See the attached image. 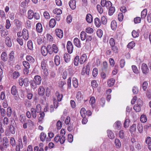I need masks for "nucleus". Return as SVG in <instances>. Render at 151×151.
I'll use <instances>...</instances> for the list:
<instances>
[{
  "label": "nucleus",
  "instance_id": "obj_29",
  "mask_svg": "<svg viewBox=\"0 0 151 151\" xmlns=\"http://www.w3.org/2000/svg\"><path fill=\"white\" fill-rule=\"evenodd\" d=\"M95 102V99L94 97H92L91 98L89 101V103L91 105V107L93 108L95 107V105L94 103Z\"/></svg>",
  "mask_w": 151,
  "mask_h": 151
},
{
  "label": "nucleus",
  "instance_id": "obj_9",
  "mask_svg": "<svg viewBox=\"0 0 151 151\" xmlns=\"http://www.w3.org/2000/svg\"><path fill=\"white\" fill-rule=\"evenodd\" d=\"M75 0H70L69 3V5L70 8L74 10L76 7Z\"/></svg>",
  "mask_w": 151,
  "mask_h": 151
},
{
  "label": "nucleus",
  "instance_id": "obj_23",
  "mask_svg": "<svg viewBox=\"0 0 151 151\" xmlns=\"http://www.w3.org/2000/svg\"><path fill=\"white\" fill-rule=\"evenodd\" d=\"M115 83V80L113 78L109 79L107 81L108 86L109 87H111L113 86Z\"/></svg>",
  "mask_w": 151,
  "mask_h": 151
},
{
  "label": "nucleus",
  "instance_id": "obj_51",
  "mask_svg": "<svg viewBox=\"0 0 151 151\" xmlns=\"http://www.w3.org/2000/svg\"><path fill=\"white\" fill-rule=\"evenodd\" d=\"M134 109L136 112H139L141 110V106L138 104H135L134 106Z\"/></svg>",
  "mask_w": 151,
  "mask_h": 151
},
{
  "label": "nucleus",
  "instance_id": "obj_11",
  "mask_svg": "<svg viewBox=\"0 0 151 151\" xmlns=\"http://www.w3.org/2000/svg\"><path fill=\"white\" fill-rule=\"evenodd\" d=\"M41 80L42 79L41 77L40 76L37 75L35 76L33 81L37 84V85H39L41 83Z\"/></svg>",
  "mask_w": 151,
  "mask_h": 151
},
{
  "label": "nucleus",
  "instance_id": "obj_7",
  "mask_svg": "<svg viewBox=\"0 0 151 151\" xmlns=\"http://www.w3.org/2000/svg\"><path fill=\"white\" fill-rule=\"evenodd\" d=\"M87 59V56L86 54H83L79 58V63L80 64H83Z\"/></svg>",
  "mask_w": 151,
  "mask_h": 151
},
{
  "label": "nucleus",
  "instance_id": "obj_48",
  "mask_svg": "<svg viewBox=\"0 0 151 151\" xmlns=\"http://www.w3.org/2000/svg\"><path fill=\"white\" fill-rule=\"evenodd\" d=\"M19 119L21 122L23 123L26 122V118L24 115L22 114L20 115Z\"/></svg>",
  "mask_w": 151,
  "mask_h": 151
},
{
  "label": "nucleus",
  "instance_id": "obj_30",
  "mask_svg": "<svg viewBox=\"0 0 151 151\" xmlns=\"http://www.w3.org/2000/svg\"><path fill=\"white\" fill-rule=\"evenodd\" d=\"M54 140L56 143L58 142L59 141L61 144H63L64 143L61 142V136L58 134L54 138Z\"/></svg>",
  "mask_w": 151,
  "mask_h": 151
},
{
  "label": "nucleus",
  "instance_id": "obj_62",
  "mask_svg": "<svg viewBox=\"0 0 151 151\" xmlns=\"http://www.w3.org/2000/svg\"><path fill=\"white\" fill-rule=\"evenodd\" d=\"M76 97L77 99L79 100H81L82 99V96L80 92H78L77 93Z\"/></svg>",
  "mask_w": 151,
  "mask_h": 151
},
{
  "label": "nucleus",
  "instance_id": "obj_44",
  "mask_svg": "<svg viewBox=\"0 0 151 151\" xmlns=\"http://www.w3.org/2000/svg\"><path fill=\"white\" fill-rule=\"evenodd\" d=\"M115 144L117 148H119L121 147V143L119 139H115Z\"/></svg>",
  "mask_w": 151,
  "mask_h": 151
},
{
  "label": "nucleus",
  "instance_id": "obj_16",
  "mask_svg": "<svg viewBox=\"0 0 151 151\" xmlns=\"http://www.w3.org/2000/svg\"><path fill=\"white\" fill-rule=\"evenodd\" d=\"M41 51L42 55L45 56H46L48 52L47 47L46 48L44 46H42L41 48Z\"/></svg>",
  "mask_w": 151,
  "mask_h": 151
},
{
  "label": "nucleus",
  "instance_id": "obj_3",
  "mask_svg": "<svg viewBox=\"0 0 151 151\" xmlns=\"http://www.w3.org/2000/svg\"><path fill=\"white\" fill-rule=\"evenodd\" d=\"M67 48L68 52L70 54L73 52V46L72 42L70 41L67 42Z\"/></svg>",
  "mask_w": 151,
  "mask_h": 151
},
{
  "label": "nucleus",
  "instance_id": "obj_45",
  "mask_svg": "<svg viewBox=\"0 0 151 151\" xmlns=\"http://www.w3.org/2000/svg\"><path fill=\"white\" fill-rule=\"evenodd\" d=\"M73 63L75 66H77L78 65L79 63V56H77L75 57Z\"/></svg>",
  "mask_w": 151,
  "mask_h": 151
},
{
  "label": "nucleus",
  "instance_id": "obj_24",
  "mask_svg": "<svg viewBox=\"0 0 151 151\" xmlns=\"http://www.w3.org/2000/svg\"><path fill=\"white\" fill-rule=\"evenodd\" d=\"M86 19L88 22L91 23L93 21L92 15L90 14H88L86 16Z\"/></svg>",
  "mask_w": 151,
  "mask_h": 151
},
{
  "label": "nucleus",
  "instance_id": "obj_40",
  "mask_svg": "<svg viewBox=\"0 0 151 151\" xmlns=\"http://www.w3.org/2000/svg\"><path fill=\"white\" fill-rule=\"evenodd\" d=\"M14 52L12 51L9 55V62L13 61L14 58Z\"/></svg>",
  "mask_w": 151,
  "mask_h": 151
},
{
  "label": "nucleus",
  "instance_id": "obj_46",
  "mask_svg": "<svg viewBox=\"0 0 151 151\" xmlns=\"http://www.w3.org/2000/svg\"><path fill=\"white\" fill-rule=\"evenodd\" d=\"M132 68L134 73L136 74L139 73V71L138 70L137 67L135 65H132Z\"/></svg>",
  "mask_w": 151,
  "mask_h": 151
},
{
  "label": "nucleus",
  "instance_id": "obj_36",
  "mask_svg": "<svg viewBox=\"0 0 151 151\" xmlns=\"http://www.w3.org/2000/svg\"><path fill=\"white\" fill-rule=\"evenodd\" d=\"M31 112L33 118L35 119L37 117V111L35 110V109L34 108H32L31 109Z\"/></svg>",
  "mask_w": 151,
  "mask_h": 151
},
{
  "label": "nucleus",
  "instance_id": "obj_21",
  "mask_svg": "<svg viewBox=\"0 0 151 151\" xmlns=\"http://www.w3.org/2000/svg\"><path fill=\"white\" fill-rule=\"evenodd\" d=\"M64 58L65 62L66 63H68L70 60V56L68 53H65L64 55Z\"/></svg>",
  "mask_w": 151,
  "mask_h": 151
},
{
  "label": "nucleus",
  "instance_id": "obj_49",
  "mask_svg": "<svg viewBox=\"0 0 151 151\" xmlns=\"http://www.w3.org/2000/svg\"><path fill=\"white\" fill-rule=\"evenodd\" d=\"M114 126L116 129H119L121 127V123L119 121H117L114 124Z\"/></svg>",
  "mask_w": 151,
  "mask_h": 151
},
{
  "label": "nucleus",
  "instance_id": "obj_52",
  "mask_svg": "<svg viewBox=\"0 0 151 151\" xmlns=\"http://www.w3.org/2000/svg\"><path fill=\"white\" fill-rule=\"evenodd\" d=\"M6 114L8 117L11 116L12 114V109L11 107H9L7 108L6 110Z\"/></svg>",
  "mask_w": 151,
  "mask_h": 151
},
{
  "label": "nucleus",
  "instance_id": "obj_26",
  "mask_svg": "<svg viewBox=\"0 0 151 151\" xmlns=\"http://www.w3.org/2000/svg\"><path fill=\"white\" fill-rule=\"evenodd\" d=\"M56 24L55 20L54 19H52L49 22V26L51 28H53L55 26Z\"/></svg>",
  "mask_w": 151,
  "mask_h": 151
},
{
  "label": "nucleus",
  "instance_id": "obj_50",
  "mask_svg": "<svg viewBox=\"0 0 151 151\" xmlns=\"http://www.w3.org/2000/svg\"><path fill=\"white\" fill-rule=\"evenodd\" d=\"M53 12L57 15H60L62 13V11L59 9H55L53 10Z\"/></svg>",
  "mask_w": 151,
  "mask_h": 151
},
{
  "label": "nucleus",
  "instance_id": "obj_35",
  "mask_svg": "<svg viewBox=\"0 0 151 151\" xmlns=\"http://www.w3.org/2000/svg\"><path fill=\"white\" fill-rule=\"evenodd\" d=\"M147 14V9H145L143 10L141 13V17L142 19H145Z\"/></svg>",
  "mask_w": 151,
  "mask_h": 151
},
{
  "label": "nucleus",
  "instance_id": "obj_63",
  "mask_svg": "<svg viewBox=\"0 0 151 151\" xmlns=\"http://www.w3.org/2000/svg\"><path fill=\"white\" fill-rule=\"evenodd\" d=\"M96 33L98 36L101 38L103 35L102 31L101 29H99L97 31Z\"/></svg>",
  "mask_w": 151,
  "mask_h": 151
},
{
  "label": "nucleus",
  "instance_id": "obj_60",
  "mask_svg": "<svg viewBox=\"0 0 151 151\" xmlns=\"http://www.w3.org/2000/svg\"><path fill=\"white\" fill-rule=\"evenodd\" d=\"M10 143L12 147L15 146L16 145L14 137H12L10 139Z\"/></svg>",
  "mask_w": 151,
  "mask_h": 151
},
{
  "label": "nucleus",
  "instance_id": "obj_12",
  "mask_svg": "<svg viewBox=\"0 0 151 151\" xmlns=\"http://www.w3.org/2000/svg\"><path fill=\"white\" fill-rule=\"evenodd\" d=\"M18 92V90L16 86L15 85L13 86L11 88V93L14 96H15L17 95Z\"/></svg>",
  "mask_w": 151,
  "mask_h": 151
},
{
  "label": "nucleus",
  "instance_id": "obj_5",
  "mask_svg": "<svg viewBox=\"0 0 151 151\" xmlns=\"http://www.w3.org/2000/svg\"><path fill=\"white\" fill-rule=\"evenodd\" d=\"M55 32L56 36L60 38H61L63 36V31L60 29H55Z\"/></svg>",
  "mask_w": 151,
  "mask_h": 151
},
{
  "label": "nucleus",
  "instance_id": "obj_8",
  "mask_svg": "<svg viewBox=\"0 0 151 151\" xmlns=\"http://www.w3.org/2000/svg\"><path fill=\"white\" fill-rule=\"evenodd\" d=\"M60 133L61 137V142L62 143H64L65 141V131L64 129H62L60 130Z\"/></svg>",
  "mask_w": 151,
  "mask_h": 151
},
{
  "label": "nucleus",
  "instance_id": "obj_33",
  "mask_svg": "<svg viewBox=\"0 0 151 151\" xmlns=\"http://www.w3.org/2000/svg\"><path fill=\"white\" fill-rule=\"evenodd\" d=\"M27 60L30 63H33L35 62V59L32 56L28 55L26 56Z\"/></svg>",
  "mask_w": 151,
  "mask_h": 151
},
{
  "label": "nucleus",
  "instance_id": "obj_32",
  "mask_svg": "<svg viewBox=\"0 0 151 151\" xmlns=\"http://www.w3.org/2000/svg\"><path fill=\"white\" fill-rule=\"evenodd\" d=\"M56 65H59L60 63V59L59 56L56 55L54 59Z\"/></svg>",
  "mask_w": 151,
  "mask_h": 151
},
{
  "label": "nucleus",
  "instance_id": "obj_37",
  "mask_svg": "<svg viewBox=\"0 0 151 151\" xmlns=\"http://www.w3.org/2000/svg\"><path fill=\"white\" fill-rule=\"evenodd\" d=\"M56 96L57 97L58 100V101H61L63 97V95L62 94H60L58 91H56Z\"/></svg>",
  "mask_w": 151,
  "mask_h": 151
},
{
  "label": "nucleus",
  "instance_id": "obj_22",
  "mask_svg": "<svg viewBox=\"0 0 151 151\" xmlns=\"http://www.w3.org/2000/svg\"><path fill=\"white\" fill-rule=\"evenodd\" d=\"M1 60L4 62L7 60L8 59L7 54L6 52H3L2 53L1 55Z\"/></svg>",
  "mask_w": 151,
  "mask_h": 151
},
{
  "label": "nucleus",
  "instance_id": "obj_58",
  "mask_svg": "<svg viewBox=\"0 0 151 151\" xmlns=\"http://www.w3.org/2000/svg\"><path fill=\"white\" fill-rule=\"evenodd\" d=\"M135 43L133 41L129 42L128 45L127 47L128 48L132 49L135 46Z\"/></svg>",
  "mask_w": 151,
  "mask_h": 151
},
{
  "label": "nucleus",
  "instance_id": "obj_31",
  "mask_svg": "<svg viewBox=\"0 0 151 151\" xmlns=\"http://www.w3.org/2000/svg\"><path fill=\"white\" fill-rule=\"evenodd\" d=\"M73 84L75 88H77L78 85V82L77 79L76 78H73Z\"/></svg>",
  "mask_w": 151,
  "mask_h": 151
},
{
  "label": "nucleus",
  "instance_id": "obj_39",
  "mask_svg": "<svg viewBox=\"0 0 151 151\" xmlns=\"http://www.w3.org/2000/svg\"><path fill=\"white\" fill-rule=\"evenodd\" d=\"M108 137L111 139H113L114 138V135L113 133L111 131L108 130L107 131Z\"/></svg>",
  "mask_w": 151,
  "mask_h": 151
},
{
  "label": "nucleus",
  "instance_id": "obj_47",
  "mask_svg": "<svg viewBox=\"0 0 151 151\" xmlns=\"http://www.w3.org/2000/svg\"><path fill=\"white\" fill-rule=\"evenodd\" d=\"M9 132L12 134H14L15 133V128L14 126L12 125H10L9 126Z\"/></svg>",
  "mask_w": 151,
  "mask_h": 151
},
{
  "label": "nucleus",
  "instance_id": "obj_56",
  "mask_svg": "<svg viewBox=\"0 0 151 151\" xmlns=\"http://www.w3.org/2000/svg\"><path fill=\"white\" fill-rule=\"evenodd\" d=\"M136 130V125L135 124H133L130 127L129 131L131 133L134 132Z\"/></svg>",
  "mask_w": 151,
  "mask_h": 151
},
{
  "label": "nucleus",
  "instance_id": "obj_18",
  "mask_svg": "<svg viewBox=\"0 0 151 151\" xmlns=\"http://www.w3.org/2000/svg\"><path fill=\"white\" fill-rule=\"evenodd\" d=\"M36 29L37 31L39 33H41L42 31V24L40 23H37L36 25Z\"/></svg>",
  "mask_w": 151,
  "mask_h": 151
},
{
  "label": "nucleus",
  "instance_id": "obj_41",
  "mask_svg": "<svg viewBox=\"0 0 151 151\" xmlns=\"http://www.w3.org/2000/svg\"><path fill=\"white\" fill-rule=\"evenodd\" d=\"M109 11V14L110 16H112L115 11V7L114 6H110Z\"/></svg>",
  "mask_w": 151,
  "mask_h": 151
},
{
  "label": "nucleus",
  "instance_id": "obj_13",
  "mask_svg": "<svg viewBox=\"0 0 151 151\" xmlns=\"http://www.w3.org/2000/svg\"><path fill=\"white\" fill-rule=\"evenodd\" d=\"M20 76V73L17 71L14 72L11 75V77L14 79L17 78Z\"/></svg>",
  "mask_w": 151,
  "mask_h": 151
},
{
  "label": "nucleus",
  "instance_id": "obj_38",
  "mask_svg": "<svg viewBox=\"0 0 151 151\" xmlns=\"http://www.w3.org/2000/svg\"><path fill=\"white\" fill-rule=\"evenodd\" d=\"M80 37L81 40L83 41L86 38V34L84 31H82L80 34Z\"/></svg>",
  "mask_w": 151,
  "mask_h": 151
},
{
  "label": "nucleus",
  "instance_id": "obj_34",
  "mask_svg": "<svg viewBox=\"0 0 151 151\" xmlns=\"http://www.w3.org/2000/svg\"><path fill=\"white\" fill-rule=\"evenodd\" d=\"M14 23L15 25L18 29L20 28L22 26V22L18 19L14 20Z\"/></svg>",
  "mask_w": 151,
  "mask_h": 151
},
{
  "label": "nucleus",
  "instance_id": "obj_28",
  "mask_svg": "<svg viewBox=\"0 0 151 151\" xmlns=\"http://www.w3.org/2000/svg\"><path fill=\"white\" fill-rule=\"evenodd\" d=\"M94 23L96 26L97 27H99L101 24V22L99 19L96 17L95 19Z\"/></svg>",
  "mask_w": 151,
  "mask_h": 151
},
{
  "label": "nucleus",
  "instance_id": "obj_54",
  "mask_svg": "<svg viewBox=\"0 0 151 151\" xmlns=\"http://www.w3.org/2000/svg\"><path fill=\"white\" fill-rule=\"evenodd\" d=\"M140 120L142 122H145L147 121V117L145 115H142L140 117Z\"/></svg>",
  "mask_w": 151,
  "mask_h": 151
},
{
  "label": "nucleus",
  "instance_id": "obj_6",
  "mask_svg": "<svg viewBox=\"0 0 151 151\" xmlns=\"http://www.w3.org/2000/svg\"><path fill=\"white\" fill-rule=\"evenodd\" d=\"M23 37L24 40H27L29 37L28 31L26 29H23L22 32Z\"/></svg>",
  "mask_w": 151,
  "mask_h": 151
},
{
  "label": "nucleus",
  "instance_id": "obj_59",
  "mask_svg": "<svg viewBox=\"0 0 151 151\" xmlns=\"http://www.w3.org/2000/svg\"><path fill=\"white\" fill-rule=\"evenodd\" d=\"M132 35L134 38H136L139 36V33L138 32L136 31L135 30H133L132 33Z\"/></svg>",
  "mask_w": 151,
  "mask_h": 151
},
{
  "label": "nucleus",
  "instance_id": "obj_14",
  "mask_svg": "<svg viewBox=\"0 0 151 151\" xmlns=\"http://www.w3.org/2000/svg\"><path fill=\"white\" fill-rule=\"evenodd\" d=\"M34 13L31 9L29 10L27 13V18L29 19H32L34 17Z\"/></svg>",
  "mask_w": 151,
  "mask_h": 151
},
{
  "label": "nucleus",
  "instance_id": "obj_20",
  "mask_svg": "<svg viewBox=\"0 0 151 151\" xmlns=\"http://www.w3.org/2000/svg\"><path fill=\"white\" fill-rule=\"evenodd\" d=\"M46 134L43 132H42L40 134V140L42 142H44L46 138Z\"/></svg>",
  "mask_w": 151,
  "mask_h": 151
},
{
  "label": "nucleus",
  "instance_id": "obj_27",
  "mask_svg": "<svg viewBox=\"0 0 151 151\" xmlns=\"http://www.w3.org/2000/svg\"><path fill=\"white\" fill-rule=\"evenodd\" d=\"M80 113L83 118L85 117L86 116V111L84 108H82L80 111Z\"/></svg>",
  "mask_w": 151,
  "mask_h": 151
},
{
  "label": "nucleus",
  "instance_id": "obj_57",
  "mask_svg": "<svg viewBox=\"0 0 151 151\" xmlns=\"http://www.w3.org/2000/svg\"><path fill=\"white\" fill-rule=\"evenodd\" d=\"M130 122L129 120L128 119H126L124 122V127L125 128L128 127L129 125Z\"/></svg>",
  "mask_w": 151,
  "mask_h": 151
},
{
  "label": "nucleus",
  "instance_id": "obj_1",
  "mask_svg": "<svg viewBox=\"0 0 151 151\" xmlns=\"http://www.w3.org/2000/svg\"><path fill=\"white\" fill-rule=\"evenodd\" d=\"M101 4L102 6L105 7L107 8H109L112 5L110 1L106 0H101Z\"/></svg>",
  "mask_w": 151,
  "mask_h": 151
},
{
  "label": "nucleus",
  "instance_id": "obj_19",
  "mask_svg": "<svg viewBox=\"0 0 151 151\" xmlns=\"http://www.w3.org/2000/svg\"><path fill=\"white\" fill-rule=\"evenodd\" d=\"M58 51V49L57 45L55 44H53L52 45V51H50V53L52 54L54 52L55 53H57Z\"/></svg>",
  "mask_w": 151,
  "mask_h": 151
},
{
  "label": "nucleus",
  "instance_id": "obj_64",
  "mask_svg": "<svg viewBox=\"0 0 151 151\" xmlns=\"http://www.w3.org/2000/svg\"><path fill=\"white\" fill-rule=\"evenodd\" d=\"M23 64L25 68L29 69L30 68L29 63L26 61H24L23 62Z\"/></svg>",
  "mask_w": 151,
  "mask_h": 151
},
{
  "label": "nucleus",
  "instance_id": "obj_55",
  "mask_svg": "<svg viewBox=\"0 0 151 151\" xmlns=\"http://www.w3.org/2000/svg\"><path fill=\"white\" fill-rule=\"evenodd\" d=\"M1 36L3 37H5L8 34V31L6 29H4L1 32Z\"/></svg>",
  "mask_w": 151,
  "mask_h": 151
},
{
  "label": "nucleus",
  "instance_id": "obj_4",
  "mask_svg": "<svg viewBox=\"0 0 151 151\" xmlns=\"http://www.w3.org/2000/svg\"><path fill=\"white\" fill-rule=\"evenodd\" d=\"M5 42L8 47H11L12 46V42L11 38L9 37H6L5 39Z\"/></svg>",
  "mask_w": 151,
  "mask_h": 151
},
{
  "label": "nucleus",
  "instance_id": "obj_42",
  "mask_svg": "<svg viewBox=\"0 0 151 151\" xmlns=\"http://www.w3.org/2000/svg\"><path fill=\"white\" fill-rule=\"evenodd\" d=\"M27 46L28 48L30 50H33L32 42L31 40H29L28 41Z\"/></svg>",
  "mask_w": 151,
  "mask_h": 151
},
{
  "label": "nucleus",
  "instance_id": "obj_10",
  "mask_svg": "<svg viewBox=\"0 0 151 151\" xmlns=\"http://www.w3.org/2000/svg\"><path fill=\"white\" fill-rule=\"evenodd\" d=\"M38 92L40 96H43L45 92V89L44 87L42 86H40L38 89Z\"/></svg>",
  "mask_w": 151,
  "mask_h": 151
},
{
  "label": "nucleus",
  "instance_id": "obj_2",
  "mask_svg": "<svg viewBox=\"0 0 151 151\" xmlns=\"http://www.w3.org/2000/svg\"><path fill=\"white\" fill-rule=\"evenodd\" d=\"M141 69L143 74L146 75L149 72V69L147 65L145 63H143L141 66Z\"/></svg>",
  "mask_w": 151,
  "mask_h": 151
},
{
  "label": "nucleus",
  "instance_id": "obj_15",
  "mask_svg": "<svg viewBox=\"0 0 151 151\" xmlns=\"http://www.w3.org/2000/svg\"><path fill=\"white\" fill-rule=\"evenodd\" d=\"M3 144L5 148H7L9 146L8 140L7 137H5L3 139Z\"/></svg>",
  "mask_w": 151,
  "mask_h": 151
},
{
  "label": "nucleus",
  "instance_id": "obj_25",
  "mask_svg": "<svg viewBox=\"0 0 151 151\" xmlns=\"http://www.w3.org/2000/svg\"><path fill=\"white\" fill-rule=\"evenodd\" d=\"M111 27L112 30H115L117 27V24L115 20H113L111 23Z\"/></svg>",
  "mask_w": 151,
  "mask_h": 151
},
{
  "label": "nucleus",
  "instance_id": "obj_53",
  "mask_svg": "<svg viewBox=\"0 0 151 151\" xmlns=\"http://www.w3.org/2000/svg\"><path fill=\"white\" fill-rule=\"evenodd\" d=\"M48 135L49 138H46V141L47 142H50L51 139H50L52 138L54 136V134L51 132H49L48 133Z\"/></svg>",
  "mask_w": 151,
  "mask_h": 151
},
{
  "label": "nucleus",
  "instance_id": "obj_61",
  "mask_svg": "<svg viewBox=\"0 0 151 151\" xmlns=\"http://www.w3.org/2000/svg\"><path fill=\"white\" fill-rule=\"evenodd\" d=\"M11 26V24L9 19H7L6 21L5 27L7 29H9Z\"/></svg>",
  "mask_w": 151,
  "mask_h": 151
},
{
  "label": "nucleus",
  "instance_id": "obj_43",
  "mask_svg": "<svg viewBox=\"0 0 151 151\" xmlns=\"http://www.w3.org/2000/svg\"><path fill=\"white\" fill-rule=\"evenodd\" d=\"M0 113L1 116L4 117L6 115V111L5 110L2 108L1 106L0 105Z\"/></svg>",
  "mask_w": 151,
  "mask_h": 151
},
{
  "label": "nucleus",
  "instance_id": "obj_17",
  "mask_svg": "<svg viewBox=\"0 0 151 151\" xmlns=\"http://www.w3.org/2000/svg\"><path fill=\"white\" fill-rule=\"evenodd\" d=\"M74 45L78 48L81 47L80 41L77 38H75L74 39Z\"/></svg>",
  "mask_w": 151,
  "mask_h": 151
}]
</instances>
